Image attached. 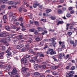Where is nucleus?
Listing matches in <instances>:
<instances>
[{
    "label": "nucleus",
    "instance_id": "obj_1",
    "mask_svg": "<svg viewBox=\"0 0 77 77\" xmlns=\"http://www.w3.org/2000/svg\"><path fill=\"white\" fill-rule=\"evenodd\" d=\"M5 40L4 39H0V41L1 42H3L5 44H6V46H8L9 45V44L7 42V41H10V38L7 37H6Z\"/></svg>",
    "mask_w": 77,
    "mask_h": 77
},
{
    "label": "nucleus",
    "instance_id": "obj_2",
    "mask_svg": "<svg viewBox=\"0 0 77 77\" xmlns=\"http://www.w3.org/2000/svg\"><path fill=\"white\" fill-rule=\"evenodd\" d=\"M46 54H50L51 55H53V54H56V51H53V49H49L48 51L46 52Z\"/></svg>",
    "mask_w": 77,
    "mask_h": 77
},
{
    "label": "nucleus",
    "instance_id": "obj_3",
    "mask_svg": "<svg viewBox=\"0 0 77 77\" xmlns=\"http://www.w3.org/2000/svg\"><path fill=\"white\" fill-rule=\"evenodd\" d=\"M17 71H18L17 70L16 68H14L12 71V72H11V74H9V73H8V74L10 76H12V74L13 75H15V74H17Z\"/></svg>",
    "mask_w": 77,
    "mask_h": 77
},
{
    "label": "nucleus",
    "instance_id": "obj_4",
    "mask_svg": "<svg viewBox=\"0 0 77 77\" xmlns=\"http://www.w3.org/2000/svg\"><path fill=\"white\" fill-rule=\"evenodd\" d=\"M21 62L22 63H27V60L26 58H22L21 60Z\"/></svg>",
    "mask_w": 77,
    "mask_h": 77
},
{
    "label": "nucleus",
    "instance_id": "obj_5",
    "mask_svg": "<svg viewBox=\"0 0 77 77\" xmlns=\"http://www.w3.org/2000/svg\"><path fill=\"white\" fill-rule=\"evenodd\" d=\"M28 69L27 68L23 67L22 68V72L24 73L25 74H26L27 72V70Z\"/></svg>",
    "mask_w": 77,
    "mask_h": 77
},
{
    "label": "nucleus",
    "instance_id": "obj_6",
    "mask_svg": "<svg viewBox=\"0 0 77 77\" xmlns=\"http://www.w3.org/2000/svg\"><path fill=\"white\" fill-rule=\"evenodd\" d=\"M46 68V66L45 65H43L42 66H41L39 67V68L40 69H41V71H43L44 69H45Z\"/></svg>",
    "mask_w": 77,
    "mask_h": 77
},
{
    "label": "nucleus",
    "instance_id": "obj_7",
    "mask_svg": "<svg viewBox=\"0 0 77 77\" xmlns=\"http://www.w3.org/2000/svg\"><path fill=\"white\" fill-rule=\"evenodd\" d=\"M19 38H17L16 40H14V42L16 44H19Z\"/></svg>",
    "mask_w": 77,
    "mask_h": 77
},
{
    "label": "nucleus",
    "instance_id": "obj_8",
    "mask_svg": "<svg viewBox=\"0 0 77 77\" xmlns=\"http://www.w3.org/2000/svg\"><path fill=\"white\" fill-rule=\"evenodd\" d=\"M3 35V37H8V32H4L2 33Z\"/></svg>",
    "mask_w": 77,
    "mask_h": 77
},
{
    "label": "nucleus",
    "instance_id": "obj_9",
    "mask_svg": "<svg viewBox=\"0 0 77 77\" xmlns=\"http://www.w3.org/2000/svg\"><path fill=\"white\" fill-rule=\"evenodd\" d=\"M37 54H38L39 55V56L40 57H44V54H42L41 52H37Z\"/></svg>",
    "mask_w": 77,
    "mask_h": 77
},
{
    "label": "nucleus",
    "instance_id": "obj_10",
    "mask_svg": "<svg viewBox=\"0 0 77 77\" xmlns=\"http://www.w3.org/2000/svg\"><path fill=\"white\" fill-rule=\"evenodd\" d=\"M32 41H33V40L32 38H29V40L26 42V43L28 44H30Z\"/></svg>",
    "mask_w": 77,
    "mask_h": 77
},
{
    "label": "nucleus",
    "instance_id": "obj_11",
    "mask_svg": "<svg viewBox=\"0 0 77 77\" xmlns=\"http://www.w3.org/2000/svg\"><path fill=\"white\" fill-rule=\"evenodd\" d=\"M63 23V20L59 21L57 23V26H59V24H62Z\"/></svg>",
    "mask_w": 77,
    "mask_h": 77
},
{
    "label": "nucleus",
    "instance_id": "obj_12",
    "mask_svg": "<svg viewBox=\"0 0 77 77\" xmlns=\"http://www.w3.org/2000/svg\"><path fill=\"white\" fill-rule=\"evenodd\" d=\"M38 64H35L34 66V68L35 70H38Z\"/></svg>",
    "mask_w": 77,
    "mask_h": 77
},
{
    "label": "nucleus",
    "instance_id": "obj_13",
    "mask_svg": "<svg viewBox=\"0 0 77 77\" xmlns=\"http://www.w3.org/2000/svg\"><path fill=\"white\" fill-rule=\"evenodd\" d=\"M63 56L64 57V58H65V59H68V58L69 57V55L68 54L66 56L65 55V54H63Z\"/></svg>",
    "mask_w": 77,
    "mask_h": 77
},
{
    "label": "nucleus",
    "instance_id": "obj_14",
    "mask_svg": "<svg viewBox=\"0 0 77 77\" xmlns=\"http://www.w3.org/2000/svg\"><path fill=\"white\" fill-rule=\"evenodd\" d=\"M49 44H48V43H46L45 45V47L43 48V49H46V48H47Z\"/></svg>",
    "mask_w": 77,
    "mask_h": 77
},
{
    "label": "nucleus",
    "instance_id": "obj_15",
    "mask_svg": "<svg viewBox=\"0 0 77 77\" xmlns=\"http://www.w3.org/2000/svg\"><path fill=\"white\" fill-rule=\"evenodd\" d=\"M5 29L8 31H9L10 30V27L8 26H5Z\"/></svg>",
    "mask_w": 77,
    "mask_h": 77
},
{
    "label": "nucleus",
    "instance_id": "obj_16",
    "mask_svg": "<svg viewBox=\"0 0 77 77\" xmlns=\"http://www.w3.org/2000/svg\"><path fill=\"white\" fill-rule=\"evenodd\" d=\"M38 6H39V4H36V3H34L33 4V7L34 8H36Z\"/></svg>",
    "mask_w": 77,
    "mask_h": 77
},
{
    "label": "nucleus",
    "instance_id": "obj_17",
    "mask_svg": "<svg viewBox=\"0 0 77 77\" xmlns=\"http://www.w3.org/2000/svg\"><path fill=\"white\" fill-rule=\"evenodd\" d=\"M22 47H23V45H18L17 47V49H20V48H22Z\"/></svg>",
    "mask_w": 77,
    "mask_h": 77
},
{
    "label": "nucleus",
    "instance_id": "obj_18",
    "mask_svg": "<svg viewBox=\"0 0 77 77\" xmlns=\"http://www.w3.org/2000/svg\"><path fill=\"white\" fill-rule=\"evenodd\" d=\"M57 13L60 14H62V10L61 9H59L57 11Z\"/></svg>",
    "mask_w": 77,
    "mask_h": 77
},
{
    "label": "nucleus",
    "instance_id": "obj_19",
    "mask_svg": "<svg viewBox=\"0 0 77 77\" xmlns=\"http://www.w3.org/2000/svg\"><path fill=\"white\" fill-rule=\"evenodd\" d=\"M52 45L54 47H55L56 46L55 45L56 44V42L55 41H54L52 42Z\"/></svg>",
    "mask_w": 77,
    "mask_h": 77
},
{
    "label": "nucleus",
    "instance_id": "obj_20",
    "mask_svg": "<svg viewBox=\"0 0 77 77\" xmlns=\"http://www.w3.org/2000/svg\"><path fill=\"white\" fill-rule=\"evenodd\" d=\"M52 59H54L55 62H58V60H57V59H56V57H54V56H53L52 57Z\"/></svg>",
    "mask_w": 77,
    "mask_h": 77
},
{
    "label": "nucleus",
    "instance_id": "obj_21",
    "mask_svg": "<svg viewBox=\"0 0 77 77\" xmlns=\"http://www.w3.org/2000/svg\"><path fill=\"white\" fill-rule=\"evenodd\" d=\"M34 23L35 25L37 26H39V22L38 21H35L34 22Z\"/></svg>",
    "mask_w": 77,
    "mask_h": 77
},
{
    "label": "nucleus",
    "instance_id": "obj_22",
    "mask_svg": "<svg viewBox=\"0 0 77 77\" xmlns=\"http://www.w3.org/2000/svg\"><path fill=\"white\" fill-rule=\"evenodd\" d=\"M35 30V29L34 28L29 29V32H34Z\"/></svg>",
    "mask_w": 77,
    "mask_h": 77
},
{
    "label": "nucleus",
    "instance_id": "obj_23",
    "mask_svg": "<svg viewBox=\"0 0 77 77\" xmlns=\"http://www.w3.org/2000/svg\"><path fill=\"white\" fill-rule=\"evenodd\" d=\"M34 75H40V73L38 72H35L34 73Z\"/></svg>",
    "mask_w": 77,
    "mask_h": 77
},
{
    "label": "nucleus",
    "instance_id": "obj_24",
    "mask_svg": "<svg viewBox=\"0 0 77 77\" xmlns=\"http://www.w3.org/2000/svg\"><path fill=\"white\" fill-rule=\"evenodd\" d=\"M37 29L38 31L39 32H41V31H42V29L41 27H38Z\"/></svg>",
    "mask_w": 77,
    "mask_h": 77
},
{
    "label": "nucleus",
    "instance_id": "obj_25",
    "mask_svg": "<svg viewBox=\"0 0 77 77\" xmlns=\"http://www.w3.org/2000/svg\"><path fill=\"white\" fill-rule=\"evenodd\" d=\"M51 11V9H48L46 11V13H49Z\"/></svg>",
    "mask_w": 77,
    "mask_h": 77
},
{
    "label": "nucleus",
    "instance_id": "obj_26",
    "mask_svg": "<svg viewBox=\"0 0 77 77\" xmlns=\"http://www.w3.org/2000/svg\"><path fill=\"white\" fill-rule=\"evenodd\" d=\"M39 45H41V46H44V42H40Z\"/></svg>",
    "mask_w": 77,
    "mask_h": 77
},
{
    "label": "nucleus",
    "instance_id": "obj_27",
    "mask_svg": "<svg viewBox=\"0 0 77 77\" xmlns=\"http://www.w3.org/2000/svg\"><path fill=\"white\" fill-rule=\"evenodd\" d=\"M62 57H63V56L62 55V54H60L58 56V58L60 59H62Z\"/></svg>",
    "mask_w": 77,
    "mask_h": 77
},
{
    "label": "nucleus",
    "instance_id": "obj_28",
    "mask_svg": "<svg viewBox=\"0 0 77 77\" xmlns=\"http://www.w3.org/2000/svg\"><path fill=\"white\" fill-rule=\"evenodd\" d=\"M50 18L52 20H56V17L54 16H51V17H50Z\"/></svg>",
    "mask_w": 77,
    "mask_h": 77
},
{
    "label": "nucleus",
    "instance_id": "obj_29",
    "mask_svg": "<svg viewBox=\"0 0 77 77\" xmlns=\"http://www.w3.org/2000/svg\"><path fill=\"white\" fill-rule=\"evenodd\" d=\"M7 19V18H6V16L4 15L3 17V20L4 21H6V20Z\"/></svg>",
    "mask_w": 77,
    "mask_h": 77
},
{
    "label": "nucleus",
    "instance_id": "obj_30",
    "mask_svg": "<svg viewBox=\"0 0 77 77\" xmlns=\"http://www.w3.org/2000/svg\"><path fill=\"white\" fill-rule=\"evenodd\" d=\"M11 54H12V53L8 52L7 54V55H8V56H7V57H8V58H9V57H8V56H11Z\"/></svg>",
    "mask_w": 77,
    "mask_h": 77
},
{
    "label": "nucleus",
    "instance_id": "obj_31",
    "mask_svg": "<svg viewBox=\"0 0 77 77\" xmlns=\"http://www.w3.org/2000/svg\"><path fill=\"white\" fill-rule=\"evenodd\" d=\"M69 25H70L69 23H68L66 25V30H68V27Z\"/></svg>",
    "mask_w": 77,
    "mask_h": 77
},
{
    "label": "nucleus",
    "instance_id": "obj_32",
    "mask_svg": "<svg viewBox=\"0 0 77 77\" xmlns=\"http://www.w3.org/2000/svg\"><path fill=\"white\" fill-rule=\"evenodd\" d=\"M59 43L60 45H62V44H64L65 42H62L61 41H60L59 42Z\"/></svg>",
    "mask_w": 77,
    "mask_h": 77
},
{
    "label": "nucleus",
    "instance_id": "obj_33",
    "mask_svg": "<svg viewBox=\"0 0 77 77\" xmlns=\"http://www.w3.org/2000/svg\"><path fill=\"white\" fill-rule=\"evenodd\" d=\"M53 74L54 75H59V74H58L57 72H54L53 73Z\"/></svg>",
    "mask_w": 77,
    "mask_h": 77
},
{
    "label": "nucleus",
    "instance_id": "obj_34",
    "mask_svg": "<svg viewBox=\"0 0 77 77\" xmlns=\"http://www.w3.org/2000/svg\"><path fill=\"white\" fill-rule=\"evenodd\" d=\"M66 17H67V18H69V17H71V14H70L69 13H68L66 15Z\"/></svg>",
    "mask_w": 77,
    "mask_h": 77
},
{
    "label": "nucleus",
    "instance_id": "obj_35",
    "mask_svg": "<svg viewBox=\"0 0 77 77\" xmlns=\"http://www.w3.org/2000/svg\"><path fill=\"white\" fill-rule=\"evenodd\" d=\"M41 21H43V22H46V20L45 19H42L40 20Z\"/></svg>",
    "mask_w": 77,
    "mask_h": 77
},
{
    "label": "nucleus",
    "instance_id": "obj_36",
    "mask_svg": "<svg viewBox=\"0 0 77 77\" xmlns=\"http://www.w3.org/2000/svg\"><path fill=\"white\" fill-rule=\"evenodd\" d=\"M11 28L13 29H16V28H17V27L14 25H12L11 26Z\"/></svg>",
    "mask_w": 77,
    "mask_h": 77
},
{
    "label": "nucleus",
    "instance_id": "obj_37",
    "mask_svg": "<svg viewBox=\"0 0 77 77\" xmlns=\"http://www.w3.org/2000/svg\"><path fill=\"white\" fill-rule=\"evenodd\" d=\"M71 71H73V70H74L75 69V66H72L70 69Z\"/></svg>",
    "mask_w": 77,
    "mask_h": 77
},
{
    "label": "nucleus",
    "instance_id": "obj_38",
    "mask_svg": "<svg viewBox=\"0 0 77 77\" xmlns=\"http://www.w3.org/2000/svg\"><path fill=\"white\" fill-rule=\"evenodd\" d=\"M19 20L20 21L21 23L23 22V18H22V17L20 18Z\"/></svg>",
    "mask_w": 77,
    "mask_h": 77
},
{
    "label": "nucleus",
    "instance_id": "obj_39",
    "mask_svg": "<svg viewBox=\"0 0 77 77\" xmlns=\"http://www.w3.org/2000/svg\"><path fill=\"white\" fill-rule=\"evenodd\" d=\"M72 32H68L67 34L68 36H71L72 35Z\"/></svg>",
    "mask_w": 77,
    "mask_h": 77
},
{
    "label": "nucleus",
    "instance_id": "obj_40",
    "mask_svg": "<svg viewBox=\"0 0 77 77\" xmlns=\"http://www.w3.org/2000/svg\"><path fill=\"white\" fill-rule=\"evenodd\" d=\"M9 15L10 17H12L14 15V14L12 12H10L9 14Z\"/></svg>",
    "mask_w": 77,
    "mask_h": 77
},
{
    "label": "nucleus",
    "instance_id": "obj_41",
    "mask_svg": "<svg viewBox=\"0 0 77 77\" xmlns=\"http://www.w3.org/2000/svg\"><path fill=\"white\" fill-rule=\"evenodd\" d=\"M74 43V41H73L71 40L70 41V43L71 44H73Z\"/></svg>",
    "mask_w": 77,
    "mask_h": 77
},
{
    "label": "nucleus",
    "instance_id": "obj_42",
    "mask_svg": "<svg viewBox=\"0 0 77 77\" xmlns=\"http://www.w3.org/2000/svg\"><path fill=\"white\" fill-rule=\"evenodd\" d=\"M5 5H1V7L2 8V9H5Z\"/></svg>",
    "mask_w": 77,
    "mask_h": 77
},
{
    "label": "nucleus",
    "instance_id": "obj_43",
    "mask_svg": "<svg viewBox=\"0 0 77 77\" xmlns=\"http://www.w3.org/2000/svg\"><path fill=\"white\" fill-rule=\"evenodd\" d=\"M26 48H22V49H21V51H25V50H26Z\"/></svg>",
    "mask_w": 77,
    "mask_h": 77
},
{
    "label": "nucleus",
    "instance_id": "obj_44",
    "mask_svg": "<svg viewBox=\"0 0 77 77\" xmlns=\"http://www.w3.org/2000/svg\"><path fill=\"white\" fill-rule=\"evenodd\" d=\"M16 18V16H13L12 17V20H15Z\"/></svg>",
    "mask_w": 77,
    "mask_h": 77
},
{
    "label": "nucleus",
    "instance_id": "obj_45",
    "mask_svg": "<svg viewBox=\"0 0 77 77\" xmlns=\"http://www.w3.org/2000/svg\"><path fill=\"white\" fill-rule=\"evenodd\" d=\"M8 4L9 5H12V4H13V2L12 1H10L8 2Z\"/></svg>",
    "mask_w": 77,
    "mask_h": 77
},
{
    "label": "nucleus",
    "instance_id": "obj_46",
    "mask_svg": "<svg viewBox=\"0 0 77 77\" xmlns=\"http://www.w3.org/2000/svg\"><path fill=\"white\" fill-rule=\"evenodd\" d=\"M19 38H20V39H23V35H19Z\"/></svg>",
    "mask_w": 77,
    "mask_h": 77
},
{
    "label": "nucleus",
    "instance_id": "obj_47",
    "mask_svg": "<svg viewBox=\"0 0 77 77\" xmlns=\"http://www.w3.org/2000/svg\"><path fill=\"white\" fill-rule=\"evenodd\" d=\"M19 12H22V9L21 8H19Z\"/></svg>",
    "mask_w": 77,
    "mask_h": 77
},
{
    "label": "nucleus",
    "instance_id": "obj_48",
    "mask_svg": "<svg viewBox=\"0 0 77 77\" xmlns=\"http://www.w3.org/2000/svg\"><path fill=\"white\" fill-rule=\"evenodd\" d=\"M2 50H3L4 51H5V49H6V48H5V47L2 46Z\"/></svg>",
    "mask_w": 77,
    "mask_h": 77
},
{
    "label": "nucleus",
    "instance_id": "obj_49",
    "mask_svg": "<svg viewBox=\"0 0 77 77\" xmlns=\"http://www.w3.org/2000/svg\"><path fill=\"white\" fill-rule=\"evenodd\" d=\"M36 41H39L40 40V38L37 37L36 38H35Z\"/></svg>",
    "mask_w": 77,
    "mask_h": 77
},
{
    "label": "nucleus",
    "instance_id": "obj_50",
    "mask_svg": "<svg viewBox=\"0 0 77 77\" xmlns=\"http://www.w3.org/2000/svg\"><path fill=\"white\" fill-rule=\"evenodd\" d=\"M30 62H31V63H34V62H35V61H34V60H33V59H31L30 60Z\"/></svg>",
    "mask_w": 77,
    "mask_h": 77
},
{
    "label": "nucleus",
    "instance_id": "obj_51",
    "mask_svg": "<svg viewBox=\"0 0 77 77\" xmlns=\"http://www.w3.org/2000/svg\"><path fill=\"white\" fill-rule=\"evenodd\" d=\"M50 70H46L45 72H48V73H50Z\"/></svg>",
    "mask_w": 77,
    "mask_h": 77
},
{
    "label": "nucleus",
    "instance_id": "obj_52",
    "mask_svg": "<svg viewBox=\"0 0 77 77\" xmlns=\"http://www.w3.org/2000/svg\"><path fill=\"white\" fill-rule=\"evenodd\" d=\"M59 66H54L55 69H57V68H59Z\"/></svg>",
    "mask_w": 77,
    "mask_h": 77
},
{
    "label": "nucleus",
    "instance_id": "obj_53",
    "mask_svg": "<svg viewBox=\"0 0 77 77\" xmlns=\"http://www.w3.org/2000/svg\"><path fill=\"white\" fill-rule=\"evenodd\" d=\"M13 36L12 35H8L7 37H8L9 38H12Z\"/></svg>",
    "mask_w": 77,
    "mask_h": 77
},
{
    "label": "nucleus",
    "instance_id": "obj_54",
    "mask_svg": "<svg viewBox=\"0 0 77 77\" xmlns=\"http://www.w3.org/2000/svg\"><path fill=\"white\" fill-rule=\"evenodd\" d=\"M61 47L62 48H65V44H63L62 45Z\"/></svg>",
    "mask_w": 77,
    "mask_h": 77
},
{
    "label": "nucleus",
    "instance_id": "obj_55",
    "mask_svg": "<svg viewBox=\"0 0 77 77\" xmlns=\"http://www.w3.org/2000/svg\"><path fill=\"white\" fill-rule=\"evenodd\" d=\"M51 69H54V66H52L51 67Z\"/></svg>",
    "mask_w": 77,
    "mask_h": 77
},
{
    "label": "nucleus",
    "instance_id": "obj_56",
    "mask_svg": "<svg viewBox=\"0 0 77 77\" xmlns=\"http://www.w3.org/2000/svg\"><path fill=\"white\" fill-rule=\"evenodd\" d=\"M73 45V47H74V48H75V47H76V44H75V43H74L73 44H72Z\"/></svg>",
    "mask_w": 77,
    "mask_h": 77
},
{
    "label": "nucleus",
    "instance_id": "obj_57",
    "mask_svg": "<svg viewBox=\"0 0 77 77\" xmlns=\"http://www.w3.org/2000/svg\"><path fill=\"white\" fill-rule=\"evenodd\" d=\"M72 9V7H70L69 8V11H71Z\"/></svg>",
    "mask_w": 77,
    "mask_h": 77
},
{
    "label": "nucleus",
    "instance_id": "obj_58",
    "mask_svg": "<svg viewBox=\"0 0 77 77\" xmlns=\"http://www.w3.org/2000/svg\"><path fill=\"white\" fill-rule=\"evenodd\" d=\"M69 29L70 30H72V29H73V27L72 26H70L69 27Z\"/></svg>",
    "mask_w": 77,
    "mask_h": 77
},
{
    "label": "nucleus",
    "instance_id": "obj_59",
    "mask_svg": "<svg viewBox=\"0 0 77 77\" xmlns=\"http://www.w3.org/2000/svg\"><path fill=\"white\" fill-rule=\"evenodd\" d=\"M51 39H52L53 41H55V40H56V38H55L54 37H53V38H51Z\"/></svg>",
    "mask_w": 77,
    "mask_h": 77
},
{
    "label": "nucleus",
    "instance_id": "obj_60",
    "mask_svg": "<svg viewBox=\"0 0 77 77\" xmlns=\"http://www.w3.org/2000/svg\"><path fill=\"white\" fill-rule=\"evenodd\" d=\"M9 52H10V50H9V49H8V50H7V51H6V53H9Z\"/></svg>",
    "mask_w": 77,
    "mask_h": 77
},
{
    "label": "nucleus",
    "instance_id": "obj_61",
    "mask_svg": "<svg viewBox=\"0 0 77 77\" xmlns=\"http://www.w3.org/2000/svg\"><path fill=\"white\" fill-rule=\"evenodd\" d=\"M5 68L7 70H9V68H8V66H6L5 67Z\"/></svg>",
    "mask_w": 77,
    "mask_h": 77
},
{
    "label": "nucleus",
    "instance_id": "obj_62",
    "mask_svg": "<svg viewBox=\"0 0 77 77\" xmlns=\"http://www.w3.org/2000/svg\"><path fill=\"white\" fill-rule=\"evenodd\" d=\"M66 8H65V7H63L62 8V9L63 11H66Z\"/></svg>",
    "mask_w": 77,
    "mask_h": 77
},
{
    "label": "nucleus",
    "instance_id": "obj_63",
    "mask_svg": "<svg viewBox=\"0 0 77 77\" xmlns=\"http://www.w3.org/2000/svg\"><path fill=\"white\" fill-rule=\"evenodd\" d=\"M70 14H74V11H72L70 12Z\"/></svg>",
    "mask_w": 77,
    "mask_h": 77
},
{
    "label": "nucleus",
    "instance_id": "obj_64",
    "mask_svg": "<svg viewBox=\"0 0 77 77\" xmlns=\"http://www.w3.org/2000/svg\"><path fill=\"white\" fill-rule=\"evenodd\" d=\"M15 77H20V75L18 74H17L15 76Z\"/></svg>",
    "mask_w": 77,
    "mask_h": 77
}]
</instances>
